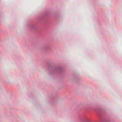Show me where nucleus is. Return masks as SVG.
<instances>
[{
  "label": "nucleus",
  "instance_id": "obj_3",
  "mask_svg": "<svg viewBox=\"0 0 122 122\" xmlns=\"http://www.w3.org/2000/svg\"><path fill=\"white\" fill-rule=\"evenodd\" d=\"M100 122H110L109 118L105 117L101 120Z\"/></svg>",
  "mask_w": 122,
  "mask_h": 122
},
{
  "label": "nucleus",
  "instance_id": "obj_1",
  "mask_svg": "<svg viewBox=\"0 0 122 122\" xmlns=\"http://www.w3.org/2000/svg\"><path fill=\"white\" fill-rule=\"evenodd\" d=\"M48 70L49 74L52 75L55 74H58L63 73L64 70L60 66L50 65Z\"/></svg>",
  "mask_w": 122,
  "mask_h": 122
},
{
  "label": "nucleus",
  "instance_id": "obj_8",
  "mask_svg": "<svg viewBox=\"0 0 122 122\" xmlns=\"http://www.w3.org/2000/svg\"><path fill=\"white\" fill-rule=\"evenodd\" d=\"M29 25H29H29H28V26H29Z\"/></svg>",
  "mask_w": 122,
  "mask_h": 122
},
{
  "label": "nucleus",
  "instance_id": "obj_6",
  "mask_svg": "<svg viewBox=\"0 0 122 122\" xmlns=\"http://www.w3.org/2000/svg\"><path fill=\"white\" fill-rule=\"evenodd\" d=\"M49 14V13H45L44 15L45 16H47Z\"/></svg>",
  "mask_w": 122,
  "mask_h": 122
},
{
  "label": "nucleus",
  "instance_id": "obj_2",
  "mask_svg": "<svg viewBox=\"0 0 122 122\" xmlns=\"http://www.w3.org/2000/svg\"><path fill=\"white\" fill-rule=\"evenodd\" d=\"M96 111L97 112V114L100 117H103L102 113L104 112L103 109L100 108H98L96 109Z\"/></svg>",
  "mask_w": 122,
  "mask_h": 122
},
{
  "label": "nucleus",
  "instance_id": "obj_5",
  "mask_svg": "<svg viewBox=\"0 0 122 122\" xmlns=\"http://www.w3.org/2000/svg\"><path fill=\"white\" fill-rule=\"evenodd\" d=\"M30 28L31 30H36L37 29V26L36 25L30 26Z\"/></svg>",
  "mask_w": 122,
  "mask_h": 122
},
{
  "label": "nucleus",
  "instance_id": "obj_4",
  "mask_svg": "<svg viewBox=\"0 0 122 122\" xmlns=\"http://www.w3.org/2000/svg\"><path fill=\"white\" fill-rule=\"evenodd\" d=\"M80 119L82 122H89L90 121L87 118H85L84 119H82L81 117H80Z\"/></svg>",
  "mask_w": 122,
  "mask_h": 122
},
{
  "label": "nucleus",
  "instance_id": "obj_7",
  "mask_svg": "<svg viewBox=\"0 0 122 122\" xmlns=\"http://www.w3.org/2000/svg\"><path fill=\"white\" fill-rule=\"evenodd\" d=\"M38 20H41L42 19V17H41L38 18Z\"/></svg>",
  "mask_w": 122,
  "mask_h": 122
}]
</instances>
